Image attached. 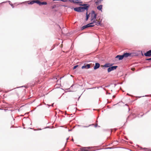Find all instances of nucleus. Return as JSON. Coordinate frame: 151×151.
I'll use <instances>...</instances> for the list:
<instances>
[{"label":"nucleus","instance_id":"5","mask_svg":"<svg viewBox=\"0 0 151 151\" xmlns=\"http://www.w3.org/2000/svg\"><path fill=\"white\" fill-rule=\"evenodd\" d=\"M117 67V66H112L111 67H109L108 68V72H109L110 71L114 70L116 69Z\"/></svg>","mask_w":151,"mask_h":151},{"label":"nucleus","instance_id":"8","mask_svg":"<svg viewBox=\"0 0 151 151\" xmlns=\"http://www.w3.org/2000/svg\"><path fill=\"white\" fill-rule=\"evenodd\" d=\"M90 67H91L90 64H84V65L81 68L82 69H87L89 68H90Z\"/></svg>","mask_w":151,"mask_h":151},{"label":"nucleus","instance_id":"15","mask_svg":"<svg viewBox=\"0 0 151 151\" xmlns=\"http://www.w3.org/2000/svg\"><path fill=\"white\" fill-rule=\"evenodd\" d=\"M35 3H37V0H33L31 1L29 3H28V4H32Z\"/></svg>","mask_w":151,"mask_h":151},{"label":"nucleus","instance_id":"24","mask_svg":"<svg viewBox=\"0 0 151 151\" xmlns=\"http://www.w3.org/2000/svg\"><path fill=\"white\" fill-rule=\"evenodd\" d=\"M115 96H114H114H113V98H115Z\"/></svg>","mask_w":151,"mask_h":151},{"label":"nucleus","instance_id":"2","mask_svg":"<svg viewBox=\"0 0 151 151\" xmlns=\"http://www.w3.org/2000/svg\"><path fill=\"white\" fill-rule=\"evenodd\" d=\"M96 14L95 13V11H92L91 12V21H93V20L96 19Z\"/></svg>","mask_w":151,"mask_h":151},{"label":"nucleus","instance_id":"6","mask_svg":"<svg viewBox=\"0 0 151 151\" xmlns=\"http://www.w3.org/2000/svg\"><path fill=\"white\" fill-rule=\"evenodd\" d=\"M39 5H46L47 3L46 2H41L38 0H37V3Z\"/></svg>","mask_w":151,"mask_h":151},{"label":"nucleus","instance_id":"25","mask_svg":"<svg viewBox=\"0 0 151 151\" xmlns=\"http://www.w3.org/2000/svg\"><path fill=\"white\" fill-rule=\"evenodd\" d=\"M97 126V124H96V125H95V127H96Z\"/></svg>","mask_w":151,"mask_h":151},{"label":"nucleus","instance_id":"21","mask_svg":"<svg viewBox=\"0 0 151 151\" xmlns=\"http://www.w3.org/2000/svg\"><path fill=\"white\" fill-rule=\"evenodd\" d=\"M146 60H151V58H147Z\"/></svg>","mask_w":151,"mask_h":151},{"label":"nucleus","instance_id":"10","mask_svg":"<svg viewBox=\"0 0 151 151\" xmlns=\"http://www.w3.org/2000/svg\"><path fill=\"white\" fill-rule=\"evenodd\" d=\"M131 55V53L126 52L124 53L122 55L124 56V58H127L128 56H130Z\"/></svg>","mask_w":151,"mask_h":151},{"label":"nucleus","instance_id":"17","mask_svg":"<svg viewBox=\"0 0 151 151\" xmlns=\"http://www.w3.org/2000/svg\"><path fill=\"white\" fill-rule=\"evenodd\" d=\"M102 8V5H100L97 6V8L99 10H101Z\"/></svg>","mask_w":151,"mask_h":151},{"label":"nucleus","instance_id":"13","mask_svg":"<svg viewBox=\"0 0 151 151\" xmlns=\"http://www.w3.org/2000/svg\"><path fill=\"white\" fill-rule=\"evenodd\" d=\"M116 58H118L119 60H122L124 58V56L123 55H117Z\"/></svg>","mask_w":151,"mask_h":151},{"label":"nucleus","instance_id":"23","mask_svg":"<svg viewBox=\"0 0 151 151\" xmlns=\"http://www.w3.org/2000/svg\"><path fill=\"white\" fill-rule=\"evenodd\" d=\"M94 124H91L90 125H89L88 126H91V125H94Z\"/></svg>","mask_w":151,"mask_h":151},{"label":"nucleus","instance_id":"16","mask_svg":"<svg viewBox=\"0 0 151 151\" xmlns=\"http://www.w3.org/2000/svg\"><path fill=\"white\" fill-rule=\"evenodd\" d=\"M102 0H95V2L96 5H98L101 2V1Z\"/></svg>","mask_w":151,"mask_h":151},{"label":"nucleus","instance_id":"9","mask_svg":"<svg viewBox=\"0 0 151 151\" xmlns=\"http://www.w3.org/2000/svg\"><path fill=\"white\" fill-rule=\"evenodd\" d=\"M144 55L146 57H151V50L147 51L144 53Z\"/></svg>","mask_w":151,"mask_h":151},{"label":"nucleus","instance_id":"7","mask_svg":"<svg viewBox=\"0 0 151 151\" xmlns=\"http://www.w3.org/2000/svg\"><path fill=\"white\" fill-rule=\"evenodd\" d=\"M93 24L95 23V25L98 26L100 24V21L97 19H95L91 21Z\"/></svg>","mask_w":151,"mask_h":151},{"label":"nucleus","instance_id":"14","mask_svg":"<svg viewBox=\"0 0 151 151\" xmlns=\"http://www.w3.org/2000/svg\"><path fill=\"white\" fill-rule=\"evenodd\" d=\"M100 66V65L99 63H96L95 64V65L94 67V69L96 70L99 68Z\"/></svg>","mask_w":151,"mask_h":151},{"label":"nucleus","instance_id":"11","mask_svg":"<svg viewBox=\"0 0 151 151\" xmlns=\"http://www.w3.org/2000/svg\"><path fill=\"white\" fill-rule=\"evenodd\" d=\"M89 147H83L81 148V151H89Z\"/></svg>","mask_w":151,"mask_h":151},{"label":"nucleus","instance_id":"1","mask_svg":"<svg viewBox=\"0 0 151 151\" xmlns=\"http://www.w3.org/2000/svg\"><path fill=\"white\" fill-rule=\"evenodd\" d=\"M80 5H82L83 6H80L78 7L75 8H74V10L78 12H83L85 10L87 11L89 7V5L88 4H84L83 5L80 4Z\"/></svg>","mask_w":151,"mask_h":151},{"label":"nucleus","instance_id":"18","mask_svg":"<svg viewBox=\"0 0 151 151\" xmlns=\"http://www.w3.org/2000/svg\"><path fill=\"white\" fill-rule=\"evenodd\" d=\"M89 15H88V12H87H87H86V21H87L88 19V17H89Z\"/></svg>","mask_w":151,"mask_h":151},{"label":"nucleus","instance_id":"4","mask_svg":"<svg viewBox=\"0 0 151 151\" xmlns=\"http://www.w3.org/2000/svg\"><path fill=\"white\" fill-rule=\"evenodd\" d=\"M69 1L75 4H78L82 3V2L81 1V0H69Z\"/></svg>","mask_w":151,"mask_h":151},{"label":"nucleus","instance_id":"26","mask_svg":"<svg viewBox=\"0 0 151 151\" xmlns=\"http://www.w3.org/2000/svg\"><path fill=\"white\" fill-rule=\"evenodd\" d=\"M88 126H84V127H87Z\"/></svg>","mask_w":151,"mask_h":151},{"label":"nucleus","instance_id":"19","mask_svg":"<svg viewBox=\"0 0 151 151\" xmlns=\"http://www.w3.org/2000/svg\"><path fill=\"white\" fill-rule=\"evenodd\" d=\"M78 66V65H76V66H75L73 68V69H75Z\"/></svg>","mask_w":151,"mask_h":151},{"label":"nucleus","instance_id":"20","mask_svg":"<svg viewBox=\"0 0 151 151\" xmlns=\"http://www.w3.org/2000/svg\"><path fill=\"white\" fill-rule=\"evenodd\" d=\"M55 7H56V6L54 5V6H52L51 8H52V9H53L55 8Z\"/></svg>","mask_w":151,"mask_h":151},{"label":"nucleus","instance_id":"22","mask_svg":"<svg viewBox=\"0 0 151 151\" xmlns=\"http://www.w3.org/2000/svg\"><path fill=\"white\" fill-rule=\"evenodd\" d=\"M135 68H132L131 69V70H133V71H134V70H135Z\"/></svg>","mask_w":151,"mask_h":151},{"label":"nucleus","instance_id":"12","mask_svg":"<svg viewBox=\"0 0 151 151\" xmlns=\"http://www.w3.org/2000/svg\"><path fill=\"white\" fill-rule=\"evenodd\" d=\"M112 65L110 63H106L104 65H101V67H105L106 68H108L111 66Z\"/></svg>","mask_w":151,"mask_h":151},{"label":"nucleus","instance_id":"3","mask_svg":"<svg viewBox=\"0 0 151 151\" xmlns=\"http://www.w3.org/2000/svg\"><path fill=\"white\" fill-rule=\"evenodd\" d=\"M94 25V24H93L91 22L89 24L83 26L82 27V29H84L88 27H93Z\"/></svg>","mask_w":151,"mask_h":151}]
</instances>
